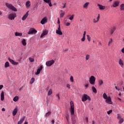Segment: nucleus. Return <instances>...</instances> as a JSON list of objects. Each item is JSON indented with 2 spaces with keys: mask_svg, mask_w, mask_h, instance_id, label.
<instances>
[{
  "mask_svg": "<svg viewBox=\"0 0 124 124\" xmlns=\"http://www.w3.org/2000/svg\"><path fill=\"white\" fill-rule=\"evenodd\" d=\"M120 10H124V3L123 4H122L121 5H120Z\"/></svg>",
  "mask_w": 124,
  "mask_h": 124,
  "instance_id": "34",
  "label": "nucleus"
},
{
  "mask_svg": "<svg viewBox=\"0 0 124 124\" xmlns=\"http://www.w3.org/2000/svg\"><path fill=\"white\" fill-rule=\"evenodd\" d=\"M48 4H49V6H50V7L52 6V3L51 2V1H50V2H49V3H48Z\"/></svg>",
  "mask_w": 124,
  "mask_h": 124,
  "instance_id": "53",
  "label": "nucleus"
},
{
  "mask_svg": "<svg viewBox=\"0 0 124 124\" xmlns=\"http://www.w3.org/2000/svg\"><path fill=\"white\" fill-rule=\"evenodd\" d=\"M56 96H57L59 100H60V99L61 98V97H60V94H59V93L56 94Z\"/></svg>",
  "mask_w": 124,
  "mask_h": 124,
  "instance_id": "49",
  "label": "nucleus"
},
{
  "mask_svg": "<svg viewBox=\"0 0 124 124\" xmlns=\"http://www.w3.org/2000/svg\"><path fill=\"white\" fill-rule=\"evenodd\" d=\"M56 33L59 34V35H62V30H61V24L59 25L58 30H56Z\"/></svg>",
  "mask_w": 124,
  "mask_h": 124,
  "instance_id": "8",
  "label": "nucleus"
},
{
  "mask_svg": "<svg viewBox=\"0 0 124 124\" xmlns=\"http://www.w3.org/2000/svg\"><path fill=\"white\" fill-rule=\"evenodd\" d=\"M63 16H64V12L61 13L60 14V18H62V17H63Z\"/></svg>",
  "mask_w": 124,
  "mask_h": 124,
  "instance_id": "44",
  "label": "nucleus"
},
{
  "mask_svg": "<svg viewBox=\"0 0 124 124\" xmlns=\"http://www.w3.org/2000/svg\"><path fill=\"white\" fill-rule=\"evenodd\" d=\"M28 16H29V11H28L26 14L22 18V21H25V20H26V19H27V18H28Z\"/></svg>",
  "mask_w": 124,
  "mask_h": 124,
  "instance_id": "15",
  "label": "nucleus"
},
{
  "mask_svg": "<svg viewBox=\"0 0 124 124\" xmlns=\"http://www.w3.org/2000/svg\"><path fill=\"white\" fill-rule=\"evenodd\" d=\"M88 100H89V101H91V97L87 94H84L82 96V101L85 102V101H87Z\"/></svg>",
  "mask_w": 124,
  "mask_h": 124,
  "instance_id": "2",
  "label": "nucleus"
},
{
  "mask_svg": "<svg viewBox=\"0 0 124 124\" xmlns=\"http://www.w3.org/2000/svg\"><path fill=\"white\" fill-rule=\"evenodd\" d=\"M66 120H67V122H68V121H69V117L68 116V115L66 116Z\"/></svg>",
  "mask_w": 124,
  "mask_h": 124,
  "instance_id": "48",
  "label": "nucleus"
},
{
  "mask_svg": "<svg viewBox=\"0 0 124 124\" xmlns=\"http://www.w3.org/2000/svg\"><path fill=\"white\" fill-rule=\"evenodd\" d=\"M51 115V111H48L47 113H46V117L47 118V117H49Z\"/></svg>",
  "mask_w": 124,
  "mask_h": 124,
  "instance_id": "35",
  "label": "nucleus"
},
{
  "mask_svg": "<svg viewBox=\"0 0 124 124\" xmlns=\"http://www.w3.org/2000/svg\"><path fill=\"white\" fill-rule=\"evenodd\" d=\"M86 40V31H84V33L83 34L82 38H81V41L84 42Z\"/></svg>",
  "mask_w": 124,
  "mask_h": 124,
  "instance_id": "19",
  "label": "nucleus"
},
{
  "mask_svg": "<svg viewBox=\"0 0 124 124\" xmlns=\"http://www.w3.org/2000/svg\"><path fill=\"white\" fill-rule=\"evenodd\" d=\"M117 119L119 121V124H121L124 123V119L122 118V116H121V115L120 114H117Z\"/></svg>",
  "mask_w": 124,
  "mask_h": 124,
  "instance_id": "10",
  "label": "nucleus"
},
{
  "mask_svg": "<svg viewBox=\"0 0 124 124\" xmlns=\"http://www.w3.org/2000/svg\"><path fill=\"white\" fill-rule=\"evenodd\" d=\"M119 63L122 67L124 66V62H123V60L121 59L119 60Z\"/></svg>",
  "mask_w": 124,
  "mask_h": 124,
  "instance_id": "25",
  "label": "nucleus"
},
{
  "mask_svg": "<svg viewBox=\"0 0 124 124\" xmlns=\"http://www.w3.org/2000/svg\"><path fill=\"white\" fill-rule=\"evenodd\" d=\"M54 63H55V61L52 60L50 61H47L46 62V66H51V65H53Z\"/></svg>",
  "mask_w": 124,
  "mask_h": 124,
  "instance_id": "7",
  "label": "nucleus"
},
{
  "mask_svg": "<svg viewBox=\"0 0 124 124\" xmlns=\"http://www.w3.org/2000/svg\"><path fill=\"white\" fill-rule=\"evenodd\" d=\"M70 106H71V115H74V104L73 101L70 102Z\"/></svg>",
  "mask_w": 124,
  "mask_h": 124,
  "instance_id": "5",
  "label": "nucleus"
},
{
  "mask_svg": "<svg viewBox=\"0 0 124 124\" xmlns=\"http://www.w3.org/2000/svg\"><path fill=\"white\" fill-rule=\"evenodd\" d=\"M112 112H113V110H110L108 111H107V114L108 115H110V114H111Z\"/></svg>",
  "mask_w": 124,
  "mask_h": 124,
  "instance_id": "47",
  "label": "nucleus"
},
{
  "mask_svg": "<svg viewBox=\"0 0 124 124\" xmlns=\"http://www.w3.org/2000/svg\"><path fill=\"white\" fill-rule=\"evenodd\" d=\"M92 89L93 93H97V91H96V89L95 88V87L93 86L92 87Z\"/></svg>",
  "mask_w": 124,
  "mask_h": 124,
  "instance_id": "28",
  "label": "nucleus"
},
{
  "mask_svg": "<svg viewBox=\"0 0 124 124\" xmlns=\"http://www.w3.org/2000/svg\"><path fill=\"white\" fill-rule=\"evenodd\" d=\"M61 22L60 21V18L58 17V21H57V24H59L60 25Z\"/></svg>",
  "mask_w": 124,
  "mask_h": 124,
  "instance_id": "54",
  "label": "nucleus"
},
{
  "mask_svg": "<svg viewBox=\"0 0 124 124\" xmlns=\"http://www.w3.org/2000/svg\"><path fill=\"white\" fill-rule=\"evenodd\" d=\"M44 1L46 2V3H49L50 2H51V0H44Z\"/></svg>",
  "mask_w": 124,
  "mask_h": 124,
  "instance_id": "46",
  "label": "nucleus"
},
{
  "mask_svg": "<svg viewBox=\"0 0 124 124\" xmlns=\"http://www.w3.org/2000/svg\"><path fill=\"white\" fill-rule=\"evenodd\" d=\"M29 61H30L31 62H34V59L31 58V57H30L29 58Z\"/></svg>",
  "mask_w": 124,
  "mask_h": 124,
  "instance_id": "37",
  "label": "nucleus"
},
{
  "mask_svg": "<svg viewBox=\"0 0 124 124\" xmlns=\"http://www.w3.org/2000/svg\"><path fill=\"white\" fill-rule=\"evenodd\" d=\"M17 100H19V97L18 96H16L13 98V101H15V102H17Z\"/></svg>",
  "mask_w": 124,
  "mask_h": 124,
  "instance_id": "26",
  "label": "nucleus"
},
{
  "mask_svg": "<svg viewBox=\"0 0 124 124\" xmlns=\"http://www.w3.org/2000/svg\"><path fill=\"white\" fill-rule=\"evenodd\" d=\"M38 7V6H37V5H35L34 7H33V9L34 10H37V8Z\"/></svg>",
  "mask_w": 124,
  "mask_h": 124,
  "instance_id": "45",
  "label": "nucleus"
},
{
  "mask_svg": "<svg viewBox=\"0 0 124 124\" xmlns=\"http://www.w3.org/2000/svg\"><path fill=\"white\" fill-rule=\"evenodd\" d=\"M66 87L68 88V89H70V85L69 84H67L66 85Z\"/></svg>",
  "mask_w": 124,
  "mask_h": 124,
  "instance_id": "52",
  "label": "nucleus"
},
{
  "mask_svg": "<svg viewBox=\"0 0 124 124\" xmlns=\"http://www.w3.org/2000/svg\"><path fill=\"white\" fill-rule=\"evenodd\" d=\"M66 26L67 27H69V26H70V23H69V22H67V23H66Z\"/></svg>",
  "mask_w": 124,
  "mask_h": 124,
  "instance_id": "50",
  "label": "nucleus"
},
{
  "mask_svg": "<svg viewBox=\"0 0 124 124\" xmlns=\"http://www.w3.org/2000/svg\"><path fill=\"white\" fill-rule=\"evenodd\" d=\"M70 81L71 82H72V83H73V82H74V79L73 78V77L72 76H71L70 77Z\"/></svg>",
  "mask_w": 124,
  "mask_h": 124,
  "instance_id": "42",
  "label": "nucleus"
},
{
  "mask_svg": "<svg viewBox=\"0 0 124 124\" xmlns=\"http://www.w3.org/2000/svg\"><path fill=\"white\" fill-rule=\"evenodd\" d=\"M5 5L9 8V9H11V10H12L13 11H17V9L15 8V7L12 5V4L8 3H6Z\"/></svg>",
  "mask_w": 124,
  "mask_h": 124,
  "instance_id": "1",
  "label": "nucleus"
},
{
  "mask_svg": "<svg viewBox=\"0 0 124 124\" xmlns=\"http://www.w3.org/2000/svg\"><path fill=\"white\" fill-rule=\"evenodd\" d=\"M37 31L34 28H31L28 32V34H35Z\"/></svg>",
  "mask_w": 124,
  "mask_h": 124,
  "instance_id": "6",
  "label": "nucleus"
},
{
  "mask_svg": "<svg viewBox=\"0 0 124 124\" xmlns=\"http://www.w3.org/2000/svg\"><path fill=\"white\" fill-rule=\"evenodd\" d=\"M22 33H19L18 32L15 33L16 36H22Z\"/></svg>",
  "mask_w": 124,
  "mask_h": 124,
  "instance_id": "30",
  "label": "nucleus"
},
{
  "mask_svg": "<svg viewBox=\"0 0 124 124\" xmlns=\"http://www.w3.org/2000/svg\"><path fill=\"white\" fill-rule=\"evenodd\" d=\"M98 45H99V46H101V45H102L101 42H98Z\"/></svg>",
  "mask_w": 124,
  "mask_h": 124,
  "instance_id": "57",
  "label": "nucleus"
},
{
  "mask_svg": "<svg viewBox=\"0 0 124 124\" xmlns=\"http://www.w3.org/2000/svg\"><path fill=\"white\" fill-rule=\"evenodd\" d=\"M116 31V27H112V28L109 31V33L110 35H112V34L114 33V31Z\"/></svg>",
  "mask_w": 124,
  "mask_h": 124,
  "instance_id": "17",
  "label": "nucleus"
},
{
  "mask_svg": "<svg viewBox=\"0 0 124 124\" xmlns=\"http://www.w3.org/2000/svg\"><path fill=\"white\" fill-rule=\"evenodd\" d=\"M2 111L3 112H4V111H5V108H2Z\"/></svg>",
  "mask_w": 124,
  "mask_h": 124,
  "instance_id": "59",
  "label": "nucleus"
},
{
  "mask_svg": "<svg viewBox=\"0 0 124 124\" xmlns=\"http://www.w3.org/2000/svg\"><path fill=\"white\" fill-rule=\"evenodd\" d=\"M99 19H100V16L99 14L98 15V16L97 17V20H95V18H94L93 19V23H97V22H98V21H99Z\"/></svg>",
  "mask_w": 124,
  "mask_h": 124,
  "instance_id": "16",
  "label": "nucleus"
},
{
  "mask_svg": "<svg viewBox=\"0 0 124 124\" xmlns=\"http://www.w3.org/2000/svg\"><path fill=\"white\" fill-rule=\"evenodd\" d=\"M0 99L1 101H3L4 100V93L3 92H2L0 94Z\"/></svg>",
  "mask_w": 124,
  "mask_h": 124,
  "instance_id": "20",
  "label": "nucleus"
},
{
  "mask_svg": "<svg viewBox=\"0 0 124 124\" xmlns=\"http://www.w3.org/2000/svg\"><path fill=\"white\" fill-rule=\"evenodd\" d=\"M74 19V15H72L70 17H69V20L71 21H72Z\"/></svg>",
  "mask_w": 124,
  "mask_h": 124,
  "instance_id": "40",
  "label": "nucleus"
},
{
  "mask_svg": "<svg viewBox=\"0 0 124 124\" xmlns=\"http://www.w3.org/2000/svg\"><path fill=\"white\" fill-rule=\"evenodd\" d=\"M51 123H52V124H55V121L52 120Z\"/></svg>",
  "mask_w": 124,
  "mask_h": 124,
  "instance_id": "62",
  "label": "nucleus"
},
{
  "mask_svg": "<svg viewBox=\"0 0 124 124\" xmlns=\"http://www.w3.org/2000/svg\"><path fill=\"white\" fill-rule=\"evenodd\" d=\"M22 89H23V87H21V88L19 89V91H21V90H22Z\"/></svg>",
  "mask_w": 124,
  "mask_h": 124,
  "instance_id": "63",
  "label": "nucleus"
},
{
  "mask_svg": "<svg viewBox=\"0 0 124 124\" xmlns=\"http://www.w3.org/2000/svg\"><path fill=\"white\" fill-rule=\"evenodd\" d=\"M4 67H9V62H6L5 63Z\"/></svg>",
  "mask_w": 124,
  "mask_h": 124,
  "instance_id": "33",
  "label": "nucleus"
},
{
  "mask_svg": "<svg viewBox=\"0 0 124 124\" xmlns=\"http://www.w3.org/2000/svg\"><path fill=\"white\" fill-rule=\"evenodd\" d=\"M40 71H41L38 69L37 70V72L35 73V75H38V74H40Z\"/></svg>",
  "mask_w": 124,
  "mask_h": 124,
  "instance_id": "38",
  "label": "nucleus"
},
{
  "mask_svg": "<svg viewBox=\"0 0 124 124\" xmlns=\"http://www.w3.org/2000/svg\"><path fill=\"white\" fill-rule=\"evenodd\" d=\"M85 87L86 88H88V87H89V84H86Z\"/></svg>",
  "mask_w": 124,
  "mask_h": 124,
  "instance_id": "61",
  "label": "nucleus"
},
{
  "mask_svg": "<svg viewBox=\"0 0 124 124\" xmlns=\"http://www.w3.org/2000/svg\"><path fill=\"white\" fill-rule=\"evenodd\" d=\"M8 60H9V62L11 63V64H14V65H18V64L19 63V62H16L15 61H14V60H12L10 58H8Z\"/></svg>",
  "mask_w": 124,
  "mask_h": 124,
  "instance_id": "11",
  "label": "nucleus"
},
{
  "mask_svg": "<svg viewBox=\"0 0 124 124\" xmlns=\"http://www.w3.org/2000/svg\"><path fill=\"white\" fill-rule=\"evenodd\" d=\"M53 93V91H52V89H49V91L47 93V95H51Z\"/></svg>",
  "mask_w": 124,
  "mask_h": 124,
  "instance_id": "32",
  "label": "nucleus"
},
{
  "mask_svg": "<svg viewBox=\"0 0 124 124\" xmlns=\"http://www.w3.org/2000/svg\"><path fill=\"white\" fill-rule=\"evenodd\" d=\"M103 97L104 98V99H107V98H108V96H107V94L106 93H104Z\"/></svg>",
  "mask_w": 124,
  "mask_h": 124,
  "instance_id": "29",
  "label": "nucleus"
},
{
  "mask_svg": "<svg viewBox=\"0 0 124 124\" xmlns=\"http://www.w3.org/2000/svg\"><path fill=\"white\" fill-rule=\"evenodd\" d=\"M35 79L34 78H32L30 80V83L33 84L34 83Z\"/></svg>",
  "mask_w": 124,
  "mask_h": 124,
  "instance_id": "36",
  "label": "nucleus"
},
{
  "mask_svg": "<svg viewBox=\"0 0 124 124\" xmlns=\"http://www.w3.org/2000/svg\"><path fill=\"white\" fill-rule=\"evenodd\" d=\"M86 121L87 123H88V122H89V118H88V117H87L86 118Z\"/></svg>",
  "mask_w": 124,
  "mask_h": 124,
  "instance_id": "58",
  "label": "nucleus"
},
{
  "mask_svg": "<svg viewBox=\"0 0 124 124\" xmlns=\"http://www.w3.org/2000/svg\"><path fill=\"white\" fill-rule=\"evenodd\" d=\"M26 6L27 8H30L31 7V1L28 0L26 1Z\"/></svg>",
  "mask_w": 124,
  "mask_h": 124,
  "instance_id": "18",
  "label": "nucleus"
},
{
  "mask_svg": "<svg viewBox=\"0 0 124 124\" xmlns=\"http://www.w3.org/2000/svg\"><path fill=\"white\" fill-rule=\"evenodd\" d=\"M90 57L91 56H90V55L87 54L86 56V60L88 61V60H89V59H90Z\"/></svg>",
  "mask_w": 124,
  "mask_h": 124,
  "instance_id": "39",
  "label": "nucleus"
},
{
  "mask_svg": "<svg viewBox=\"0 0 124 124\" xmlns=\"http://www.w3.org/2000/svg\"><path fill=\"white\" fill-rule=\"evenodd\" d=\"M66 7V3H65L64 4L63 6L62 7V8H65Z\"/></svg>",
  "mask_w": 124,
  "mask_h": 124,
  "instance_id": "55",
  "label": "nucleus"
},
{
  "mask_svg": "<svg viewBox=\"0 0 124 124\" xmlns=\"http://www.w3.org/2000/svg\"><path fill=\"white\" fill-rule=\"evenodd\" d=\"M87 37L89 42H90L91 41V37L90 36V35H87Z\"/></svg>",
  "mask_w": 124,
  "mask_h": 124,
  "instance_id": "43",
  "label": "nucleus"
},
{
  "mask_svg": "<svg viewBox=\"0 0 124 124\" xmlns=\"http://www.w3.org/2000/svg\"><path fill=\"white\" fill-rule=\"evenodd\" d=\"M16 13H12L8 15V19L9 20H14L16 17Z\"/></svg>",
  "mask_w": 124,
  "mask_h": 124,
  "instance_id": "4",
  "label": "nucleus"
},
{
  "mask_svg": "<svg viewBox=\"0 0 124 124\" xmlns=\"http://www.w3.org/2000/svg\"><path fill=\"white\" fill-rule=\"evenodd\" d=\"M17 112H18V109L17 108H15L13 111V116H16Z\"/></svg>",
  "mask_w": 124,
  "mask_h": 124,
  "instance_id": "23",
  "label": "nucleus"
},
{
  "mask_svg": "<svg viewBox=\"0 0 124 124\" xmlns=\"http://www.w3.org/2000/svg\"><path fill=\"white\" fill-rule=\"evenodd\" d=\"M89 83L91 85L95 84V77L93 76H92L89 78Z\"/></svg>",
  "mask_w": 124,
  "mask_h": 124,
  "instance_id": "3",
  "label": "nucleus"
},
{
  "mask_svg": "<svg viewBox=\"0 0 124 124\" xmlns=\"http://www.w3.org/2000/svg\"><path fill=\"white\" fill-rule=\"evenodd\" d=\"M43 66H42V65H41L40 66V67L38 69H39V70L41 71V70L43 69Z\"/></svg>",
  "mask_w": 124,
  "mask_h": 124,
  "instance_id": "51",
  "label": "nucleus"
},
{
  "mask_svg": "<svg viewBox=\"0 0 124 124\" xmlns=\"http://www.w3.org/2000/svg\"><path fill=\"white\" fill-rule=\"evenodd\" d=\"M118 100H119V101H122V99L118 98Z\"/></svg>",
  "mask_w": 124,
  "mask_h": 124,
  "instance_id": "60",
  "label": "nucleus"
},
{
  "mask_svg": "<svg viewBox=\"0 0 124 124\" xmlns=\"http://www.w3.org/2000/svg\"><path fill=\"white\" fill-rule=\"evenodd\" d=\"M48 34V31L47 30H45L43 31V33L41 34L40 37L41 38L43 37V36L46 35V34Z\"/></svg>",
  "mask_w": 124,
  "mask_h": 124,
  "instance_id": "14",
  "label": "nucleus"
},
{
  "mask_svg": "<svg viewBox=\"0 0 124 124\" xmlns=\"http://www.w3.org/2000/svg\"><path fill=\"white\" fill-rule=\"evenodd\" d=\"M119 5H120V1L119 0H116V1H113L112 5H111V7H118V6H119Z\"/></svg>",
  "mask_w": 124,
  "mask_h": 124,
  "instance_id": "9",
  "label": "nucleus"
},
{
  "mask_svg": "<svg viewBox=\"0 0 124 124\" xmlns=\"http://www.w3.org/2000/svg\"><path fill=\"white\" fill-rule=\"evenodd\" d=\"M2 88H3V85H0V90H1V89H2Z\"/></svg>",
  "mask_w": 124,
  "mask_h": 124,
  "instance_id": "56",
  "label": "nucleus"
},
{
  "mask_svg": "<svg viewBox=\"0 0 124 124\" xmlns=\"http://www.w3.org/2000/svg\"><path fill=\"white\" fill-rule=\"evenodd\" d=\"M113 42V39H110V40L108 42V46H110V44H111Z\"/></svg>",
  "mask_w": 124,
  "mask_h": 124,
  "instance_id": "41",
  "label": "nucleus"
},
{
  "mask_svg": "<svg viewBox=\"0 0 124 124\" xmlns=\"http://www.w3.org/2000/svg\"><path fill=\"white\" fill-rule=\"evenodd\" d=\"M89 4H90V2H87L85 3L83 5V8H85V9H87V8H88V6H89Z\"/></svg>",
  "mask_w": 124,
  "mask_h": 124,
  "instance_id": "24",
  "label": "nucleus"
},
{
  "mask_svg": "<svg viewBox=\"0 0 124 124\" xmlns=\"http://www.w3.org/2000/svg\"><path fill=\"white\" fill-rule=\"evenodd\" d=\"M106 102L108 104H113V102L111 99V97L108 96L107 99H106Z\"/></svg>",
  "mask_w": 124,
  "mask_h": 124,
  "instance_id": "12",
  "label": "nucleus"
},
{
  "mask_svg": "<svg viewBox=\"0 0 124 124\" xmlns=\"http://www.w3.org/2000/svg\"><path fill=\"white\" fill-rule=\"evenodd\" d=\"M92 124H94V121H92Z\"/></svg>",
  "mask_w": 124,
  "mask_h": 124,
  "instance_id": "64",
  "label": "nucleus"
},
{
  "mask_svg": "<svg viewBox=\"0 0 124 124\" xmlns=\"http://www.w3.org/2000/svg\"><path fill=\"white\" fill-rule=\"evenodd\" d=\"M25 116H23V117L20 120V121L18 122L17 124H23L24 121H25Z\"/></svg>",
  "mask_w": 124,
  "mask_h": 124,
  "instance_id": "22",
  "label": "nucleus"
},
{
  "mask_svg": "<svg viewBox=\"0 0 124 124\" xmlns=\"http://www.w3.org/2000/svg\"><path fill=\"white\" fill-rule=\"evenodd\" d=\"M99 86H102L103 85V80L100 79L98 81Z\"/></svg>",
  "mask_w": 124,
  "mask_h": 124,
  "instance_id": "31",
  "label": "nucleus"
},
{
  "mask_svg": "<svg viewBox=\"0 0 124 124\" xmlns=\"http://www.w3.org/2000/svg\"><path fill=\"white\" fill-rule=\"evenodd\" d=\"M47 21H48L47 17H45L41 20V24H42V25H44V24H46V23H47Z\"/></svg>",
  "mask_w": 124,
  "mask_h": 124,
  "instance_id": "13",
  "label": "nucleus"
},
{
  "mask_svg": "<svg viewBox=\"0 0 124 124\" xmlns=\"http://www.w3.org/2000/svg\"><path fill=\"white\" fill-rule=\"evenodd\" d=\"M21 42L23 46H26V45H27V43H26V39H23Z\"/></svg>",
  "mask_w": 124,
  "mask_h": 124,
  "instance_id": "27",
  "label": "nucleus"
},
{
  "mask_svg": "<svg viewBox=\"0 0 124 124\" xmlns=\"http://www.w3.org/2000/svg\"><path fill=\"white\" fill-rule=\"evenodd\" d=\"M97 5L100 10H104V9H105V6H102V5L99 4H98Z\"/></svg>",
  "mask_w": 124,
  "mask_h": 124,
  "instance_id": "21",
  "label": "nucleus"
}]
</instances>
